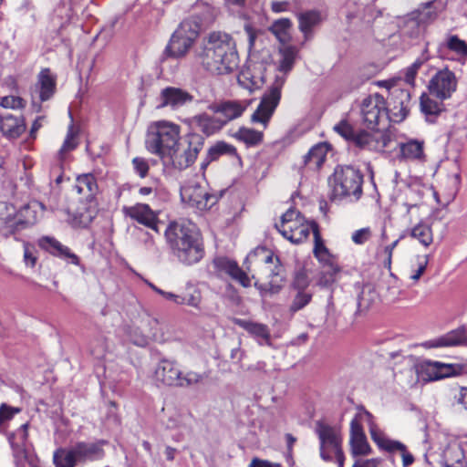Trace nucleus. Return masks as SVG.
Masks as SVG:
<instances>
[{
	"instance_id": "a19ab883",
	"label": "nucleus",
	"mask_w": 467,
	"mask_h": 467,
	"mask_svg": "<svg viewBox=\"0 0 467 467\" xmlns=\"http://www.w3.org/2000/svg\"><path fill=\"white\" fill-rule=\"evenodd\" d=\"M410 236L419 241L423 246L428 247L433 241L432 230L430 225L420 223L410 231Z\"/></svg>"
},
{
	"instance_id": "69168bd1",
	"label": "nucleus",
	"mask_w": 467,
	"mask_h": 467,
	"mask_svg": "<svg viewBox=\"0 0 467 467\" xmlns=\"http://www.w3.org/2000/svg\"><path fill=\"white\" fill-rule=\"evenodd\" d=\"M429 263V256L424 255L418 258V267L416 270L413 271V273L410 275V278L413 281H418L422 274L425 272L427 265Z\"/></svg>"
},
{
	"instance_id": "3c124183",
	"label": "nucleus",
	"mask_w": 467,
	"mask_h": 467,
	"mask_svg": "<svg viewBox=\"0 0 467 467\" xmlns=\"http://www.w3.org/2000/svg\"><path fill=\"white\" fill-rule=\"evenodd\" d=\"M277 279L278 277H274L267 284H262L256 281L254 286L259 290L262 296L277 294L282 288V279Z\"/></svg>"
},
{
	"instance_id": "a211bd4d",
	"label": "nucleus",
	"mask_w": 467,
	"mask_h": 467,
	"mask_svg": "<svg viewBox=\"0 0 467 467\" xmlns=\"http://www.w3.org/2000/svg\"><path fill=\"white\" fill-rule=\"evenodd\" d=\"M317 226L316 223H309L304 218H297L296 222L290 225L278 227V232L287 240L293 244H300L305 241L313 227Z\"/></svg>"
},
{
	"instance_id": "bf43d9fd",
	"label": "nucleus",
	"mask_w": 467,
	"mask_h": 467,
	"mask_svg": "<svg viewBox=\"0 0 467 467\" xmlns=\"http://www.w3.org/2000/svg\"><path fill=\"white\" fill-rule=\"evenodd\" d=\"M310 281L306 274L303 271L297 272L295 275L294 281L292 283V287L294 290H309Z\"/></svg>"
},
{
	"instance_id": "37998d69",
	"label": "nucleus",
	"mask_w": 467,
	"mask_h": 467,
	"mask_svg": "<svg viewBox=\"0 0 467 467\" xmlns=\"http://www.w3.org/2000/svg\"><path fill=\"white\" fill-rule=\"evenodd\" d=\"M437 370V361H423L416 367L418 378L426 382L439 380Z\"/></svg>"
},
{
	"instance_id": "79ce46f5",
	"label": "nucleus",
	"mask_w": 467,
	"mask_h": 467,
	"mask_svg": "<svg viewBox=\"0 0 467 467\" xmlns=\"http://www.w3.org/2000/svg\"><path fill=\"white\" fill-rule=\"evenodd\" d=\"M292 23L288 18H281L273 23L270 31L275 36L278 41L285 44L290 40V29Z\"/></svg>"
},
{
	"instance_id": "412c9836",
	"label": "nucleus",
	"mask_w": 467,
	"mask_h": 467,
	"mask_svg": "<svg viewBox=\"0 0 467 467\" xmlns=\"http://www.w3.org/2000/svg\"><path fill=\"white\" fill-rule=\"evenodd\" d=\"M466 341L467 337L465 328L458 327L444 335L425 341L422 343V346L426 348H451L463 345Z\"/></svg>"
},
{
	"instance_id": "393cba45",
	"label": "nucleus",
	"mask_w": 467,
	"mask_h": 467,
	"mask_svg": "<svg viewBox=\"0 0 467 467\" xmlns=\"http://www.w3.org/2000/svg\"><path fill=\"white\" fill-rule=\"evenodd\" d=\"M0 130L8 139H16L26 130V123L22 116L5 114L0 116Z\"/></svg>"
},
{
	"instance_id": "2eb2a0df",
	"label": "nucleus",
	"mask_w": 467,
	"mask_h": 467,
	"mask_svg": "<svg viewBox=\"0 0 467 467\" xmlns=\"http://www.w3.org/2000/svg\"><path fill=\"white\" fill-rule=\"evenodd\" d=\"M122 213L125 216L159 234V213L150 205L138 202L131 206H124Z\"/></svg>"
},
{
	"instance_id": "39448f33",
	"label": "nucleus",
	"mask_w": 467,
	"mask_h": 467,
	"mask_svg": "<svg viewBox=\"0 0 467 467\" xmlns=\"http://www.w3.org/2000/svg\"><path fill=\"white\" fill-rule=\"evenodd\" d=\"M180 127L170 121L161 120L150 128L146 138V148L161 159L178 147Z\"/></svg>"
},
{
	"instance_id": "cd10ccee",
	"label": "nucleus",
	"mask_w": 467,
	"mask_h": 467,
	"mask_svg": "<svg viewBox=\"0 0 467 467\" xmlns=\"http://www.w3.org/2000/svg\"><path fill=\"white\" fill-rule=\"evenodd\" d=\"M75 189L86 200H91L99 192L96 177L92 173L78 175L76 180Z\"/></svg>"
},
{
	"instance_id": "c756f323",
	"label": "nucleus",
	"mask_w": 467,
	"mask_h": 467,
	"mask_svg": "<svg viewBox=\"0 0 467 467\" xmlns=\"http://www.w3.org/2000/svg\"><path fill=\"white\" fill-rule=\"evenodd\" d=\"M76 458L78 461H94L100 459L104 451L97 443L79 442L72 448Z\"/></svg>"
},
{
	"instance_id": "f03ea898",
	"label": "nucleus",
	"mask_w": 467,
	"mask_h": 467,
	"mask_svg": "<svg viewBox=\"0 0 467 467\" xmlns=\"http://www.w3.org/2000/svg\"><path fill=\"white\" fill-rule=\"evenodd\" d=\"M280 59L277 69L279 74L275 78L274 82L265 90L255 111L251 116L253 123H260L265 129L275 111L282 94V88L286 80V75L295 65L298 49L294 46H284L279 49Z\"/></svg>"
},
{
	"instance_id": "f8f14e48",
	"label": "nucleus",
	"mask_w": 467,
	"mask_h": 467,
	"mask_svg": "<svg viewBox=\"0 0 467 467\" xmlns=\"http://www.w3.org/2000/svg\"><path fill=\"white\" fill-rule=\"evenodd\" d=\"M379 85L390 89L389 101L387 105L389 110V122H401L409 113L410 103V91L396 88L389 81H382Z\"/></svg>"
},
{
	"instance_id": "8fccbe9b",
	"label": "nucleus",
	"mask_w": 467,
	"mask_h": 467,
	"mask_svg": "<svg viewBox=\"0 0 467 467\" xmlns=\"http://www.w3.org/2000/svg\"><path fill=\"white\" fill-rule=\"evenodd\" d=\"M402 34L411 38L417 37L422 31L419 20L414 16L407 17L401 27Z\"/></svg>"
},
{
	"instance_id": "7ed1b4c3",
	"label": "nucleus",
	"mask_w": 467,
	"mask_h": 467,
	"mask_svg": "<svg viewBox=\"0 0 467 467\" xmlns=\"http://www.w3.org/2000/svg\"><path fill=\"white\" fill-rule=\"evenodd\" d=\"M165 238L173 254L183 265H192L204 255L200 234L190 222H171L165 230Z\"/></svg>"
},
{
	"instance_id": "58836bf2",
	"label": "nucleus",
	"mask_w": 467,
	"mask_h": 467,
	"mask_svg": "<svg viewBox=\"0 0 467 467\" xmlns=\"http://www.w3.org/2000/svg\"><path fill=\"white\" fill-rule=\"evenodd\" d=\"M234 138L244 142L247 147H254L262 142L264 133L254 129L243 127L235 132Z\"/></svg>"
},
{
	"instance_id": "6ab92c4d",
	"label": "nucleus",
	"mask_w": 467,
	"mask_h": 467,
	"mask_svg": "<svg viewBox=\"0 0 467 467\" xmlns=\"http://www.w3.org/2000/svg\"><path fill=\"white\" fill-rule=\"evenodd\" d=\"M264 66L254 63L247 66L239 73L237 81L240 86L250 91L257 89L265 83Z\"/></svg>"
},
{
	"instance_id": "09e8293b",
	"label": "nucleus",
	"mask_w": 467,
	"mask_h": 467,
	"mask_svg": "<svg viewBox=\"0 0 467 467\" xmlns=\"http://www.w3.org/2000/svg\"><path fill=\"white\" fill-rule=\"evenodd\" d=\"M349 442L353 456H364L371 452V448L367 441L366 435L352 438L349 440Z\"/></svg>"
},
{
	"instance_id": "774afa93",
	"label": "nucleus",
	"mask_w": 467,
	"mask_h": 467,
	"mask_svg": "<svg viewBox=\"0 0 467 467\" xmlns=\"http://www.w3.org/2000/svg\"><path fill=\"white\" fill-rule=\"evenodd\" d=\"M248 467H281L279 463L272 462L267 460H262L260 458L254 457L252 459Z\"/></svg>"
},
{
	"instance_id": "f3484780",
	"label": "nucleus",
	"mask_w": 467,
	"mask_h": 467,
	"mask_svg": "<svg viewBox=\"0 0 467 467\" xmlns=\"http://www.w3.org/2000/svg\"><path fill=\"white\" fill-rule=\"evenodd\" d=\"M313 234L315 239V245L313 250L314 254L320 263L329 267V278L324 276L321 277L318 281V285L326 286L333 281L332 275L338 271V267L337 265H335L332 255L325 246L317 226L313 227Z\"/></svg>"
},
{
	"instance_id": "473e14b6",
	"label": "nucleus",
	"mask_w": 467,
	"mask_h": 467,
	"mask_svg": "<svg viewBox=\"0 0 467 467\" xmlns=\"http://www.w3.org/2000/svg\"><path fill=\"white\" fill-rule=\"evenodd\" d=\"M299 29L307 39L312 34L313 28L321 22V14L318 11L310 10L297 15Z\"/></svg>"
},
{
	"instance_id": "bb28decb",
	"label": "nucleus",
	"mask_w": 467,
	"mask_h": 467,
	"mask_svg": "<svg viewBox=\"0 0 467 467\" xmlns=\"http://www.w3.org/2000/svg\"><path fill=\"white\" fill-rule=\"evenodd\" d=\"M329 149V144L327 142L314 145L304 156V164L313 170L319 169L324 163Z\"/></svg>"
},
{
	"instance_id": "ea45409f",
	"label": "nucleus",
	"mask_w": 467,
	"mask_h": 467,
	"mask_svg": "<svg viewBox=\"0 0 467 467\" xmlns=\"http://www.w3.org/2000/svg\"><path fill=\"white\" fill-rule=\"evenodd\" d=\"M292 301L288 306L291 315H295L298 311L304 309L310 304L313 298V293L310 290H294Z\"/></svg>"
},
{
	"instance_id": "f704fd0d",
	"label": "nucleus",
	"mask_w": 467,
	"mask_h": 467,
	"mask_svg": "<svg viewBox=\"0 0 467 467\" xmlns=\"http://www.w3.org/2000/svg\"><path fill=\"white\" fill-rule=\"evenodd\" d=\"M254 255L257 256L260 261L265 263V271L268 273L269 277L274 278L279 276V270L281 268L278 265L279 260L275 257V264L274 268H272V265H274V254L271 251L264 247H258L255 249Z\"/></svg>"
},
{
	"instance_id": "c9c22d12",
	"label": "nucleus",
	"mask_w": 467,
	"mask_h": 467,
	"mask_svg": "<svg viewBox=\"0 0 467 467\" xmlns=\"http://www.w3.org/2000/svg\"><path fill=\"white\" fill-rule=\"evenodd\" d=\"M201 31V23L194 17L183 20L174 33L194 43Z\"/></svg>"
},
{
	"instance_id": "052dcab7",
	"label": "nucleus",
	"mask_w": 467,
	"mask_h": 467,
	"mask_svg": "<svg viewBox=\"0 0 467 467\" xmlns=\"http://www.w3.org/2000/svg\"><path fill=\"white\" fill-rule=\"evenodd\" d=\"M371 236L372 233L370 228L365 227L355 231L352 234L351 239L354 244L361 245L367 243L371 238Z\"/></svg>"
},
{
	"instance_id": "1a4fd4ad",
	"label": "nucleus",
	"mask_w": 467,
	"mask_h": 467,
	"mask_svg": "<svg viewBox=\"0 0 467 467\" xmlns=\"http://www.w3.org/2000/svg\"><path fill=\"white\" fill-rule=\"evenodd\" d=\"M315 432L319 440L320 457L326 462H332L334 454L343 451L340 431L324 421L317 420Z\"/></svg>"
},
{
	"instance_id": "864d4df0",
	"label": "nucleus",
	"mask_w": 467,
	"mask_h": 467,
	"mask_svg": "<svg viewBox=\"0 0 467 467\" xmlns=\"http://www.w3.org/2000/svg\"><path fill=\"white\" fill-rule=\"evenodd\" d=\"M166 427L168 429H177L184 425L185 415L176 409L168 410Z\"/></svg>"
},
{
	"instance_id": "7c9ffc66",
	"label": "nucleus",
	"mask_w": 467,
	"mask_h": 467,
	"mask_svg": "<svg viewBox=\"0 0 467 467\" xmlns=\"http://www.w3.org/2000/svg\"><path fill=\"white\" fill-rule=\"evenodd\" d=\"M420 105L421 112L424 114L426 120L430 123L435 122L437 117L443 110L442 100L437 101L427 94L421 95Z\"/></svg>"
},
{
	"instance_id": "0eeeda50",
	"label": "nucleus",
	"mask_w": 467,
	"mask_h": 467,
	"mask_svg": "<svg viewBox=\"0 0 467 467\" xmlns=\"http://www.w3.org/2000/svg\"><path fill=\"white\" fill-rule=\"evenodd\" d=\"M154 377L165 386L177 388H190L203 379V376L195 371L183 373L177 362L169 359H162L158 363Z\"/></svg>"
},
{
	"instance_id": "5fc2aeb1",
	"label": "nucleus",
	"mask_w": 467,
	"mask_h": 467,
	"mask_svg": "<svg viewBox=\"0 0 467 467\" xmlns=\"http://www.w3.org/2000/svg\"><path fill=\"white\" fill-rule=\"evenodd\" d=\"M78 131L75 130L73 124L69 125L67 132L66 139L63 142V145L59 150V154L63 155L67 151L73 150L78 146L77 141Z\"/></svg>"
},
{
	"instance_id": "a18cd8bd",
	"label": "nucleus",
	"mask_w": 467,
	"mask_h": 467,
	"mask_svg": "<svg viewBox=\"0 0 467 467\" xmlns=\"http://www.w3.org/2000/svg\"><path fill=\"white\" fill-rule=\"evenodd\" d=\"M139 323L150 341L158 338L161 332V325L156 317L145 315L140 317Z\"/></svg>"
},
{
	"instance_id": "f257e3e1",
	"label": "nucleus",
	"mask_w": 467,
	"mask_h": 467,
	"mask_svg": "<svg viewBox=\"0 0 467 467\" xmlns=\"http://www.w3.org/2000/svg\"><path fill=\"white\" fill-rule=\"evenodd\" d=\"M197 56L205 69L213 74H229L238 67L235 41L224 32H211L203 37Z\"/></svg>"
},
{
	"instance_id": "13d9d810",
	"label": "nucleus",
	"mask_w": 467,
	"mask_h": 467,
	"mask_svg": "<svg viewBox=\"0 0 467 467\" xmlns=\"http://www.w3.org/2000/svg\"><path fill=\"white\" fill-rule=\"evenodd\" d=\"M136 230L138 232L139 239L144 244L146 249L153 251L158 250L153 234L149 233L148 231H144L141 228H136Z\"/></svg>"
},
{
	"instance_id": "c85d7f7f",
	"label": "nucleus",
	"mask_w": 467,
	"mask_h": 467,
	"mask_svg": "<svg viewBox=\"0 0 467 467\" xmlns=\"http://www.w3.org/2000/svg\"><path fill=\"white\" fill-rule=\"evenodd\" d=\"M36 88L41 101H47L54 95L56 81L48 68H45L39 73Z\"/></svg>"
},
{
	"instance_id": "49530a36",
	"label": "nucleus",
	"mask_w": 467,
	"mask_h": 467,
	"mask_svg": "<svg viewBox=\"0 0 467 467\" xmlns=\"http://www.w3.org/2000/svg\"><path fill=\"white\" fill-rule=\"evenodd\" d=\"M53 462L56 467H75L78 460L71 449H57L53 455Z\"/></svg>"
},
{
	"instance_id": "6e6d98bb",
	"label": "nucleus",
	"mask_w": 467,
	"mask_h": 467,
	"mask_svg": "<svg viewBox=\"0 0 467 467\" xmlns=\"http://www.w3.org/2000/svg\"><path fill=\"white\" fill-rule=\"evenodd\" d=\"M437 369L440 380L460 374L462 368L459 365L456 364H448L437 361Z\"/></svg>"
},
{
	"instance_id": "de8ad7c7",
	"label": "nucleus",
	"mask_w": 467,
	"mask_h": 467,
	"mask_svg": "<svg viewBox=\"0 0 467 467\" xmlns=\"http://www.w3.org/2000/svg\"><path fill=\"white\" fill-rule=\"evenodd\" d=\"M444 46L451 51L454 52L460 57H467V43L459 38L456 35L449 36L446 38Z\"/></svg>"
},
{
	"instance_id": "4d7b16f0",
	"label": "nucleus",
	"mask_w": 467,
	"mask_h": 467,
	"mask_svg": "<svg viewBox=\"0 0 467 467\" xmlns=\"http://www.w3.org/2000/svg\"><path fill=\"white\" fill-rule=\"evenodd\" d=\"M0 106L5 109H21L25 106L24 99L16 96H5L0 99Z\"/></svg>"
},
{
	"instance_id": "e2e57ef3",
	"label": "nucleus",
	"mask_w": 467,
	"mask_h": 467,
	"mask_svg": "<svg viewBox=\"0 0 467 467\" xmlns=\"http://www.w3.org/2000/svg\"><path fill=\"white\" fill-rule=\"evenodd\" d=\"M297 218H304L298 211L296 209L290 208L288 209L281 217V222L279 224H275L276 229L278 227H283L285 225H290L292 223L296 222Z\"/></svg>"
},
{
	"instance_id": "ddd939ff",
	"label": "nucleus",
	"mask_w": 467,
	"mask_h": 467,
	"mask_svg": "<svg viewBox=\"0 0 467 467\" xmlns=\"http://www.w3.org/2000/svg\"><path fill=\"white\" fill-rule=\"evenodd\" d=\"M203 141L200 136L191 135L188 137V147L182 152H178L177 148L171 154H167L164 161H171L175 169L185 170L196 160L200 150L202 149Z\"/></svg>"
},
{
	"instance_id": "a878e982",
	"label": "nucleus",
	"mask_w": 467,
	"mask_h": 467,
	"mask_svg": "<svg viewBox=\"0 0 467 467\" xmlns=\"http://www.w3.org/2000/svg\"><path fill=\"white\" fill-rule=\"evenodd\" d=\"M424 148V140H409L400 144L401 157L410 161L424 162L426 161Z\"/></svg>"
},
{
	"instance_id": "6e6552de",
	"label": "nucleus",
	"mask_w": 467,
	"mask_h": 467,
	"mask_svg": "<svg viewBox=\"0 0 467 467\" xmlns=\"http://www.w3.org/2000/svg\"><path fill=\"white\" fill-rule=\"evenodd\" d=\"M363 123L371 130L384 129L389 124V110L386 99L378 93L365 98L360 105Z\"/></svg>"
},
{
	"instance_id": "603ef678",
	"label": "nucleus",
	"mask_w": 467,
	"mask_h": 467,
	"mask_svg": "<svg viewBox=\"0 0 467 467\" xmlns=\"http://www.w3.org/2000/svg\"><path fill=\"white\" fill-rule=\"evenodd\" d=\"M20 411L19 408L12 407L5 403L0 405V432L5 431L7 423Z\"/></svg>"
},
{
	"instance_id": "c03bdc74",
	"label": "nucleus",
	"mask_w": 467,
	"mask_h": 467,
	"mask_svg": "<svg viewBox=\"0 0 467 467\" xmlns=\"http://www.w3.org/2000/svg\"><path fill=\"white\" fill-rule=\"evenodd\" d=\"M125 333L128 339L136 346L145 347L150 342L139 321L128 326L125 328Z\"/></svg>"
},
{
	"instance_id": "aec40b11",
	"label": "nucleus",
	"mask_w": 467,
	"mask_h": 467,
	"mask_svg": "<svg viewBox=\"0 0 467 467\" xmlns=\"http://www.w3.org/2000/svg\"><path fill=\"white\" fill-rule=\"evenodd\" d=\"M193 97L187 91L175 87H167L161 89L159 97V108L170 107L173 109L192 102Z\"/></svg>"
},
{
	"instance_id": "b1692460",
	"label": "nucleus",
	"mask_w": 467,
	"mask_h": 467,
	"mask_svg": "<svg viewBox=\"0 0 467 467\" xmlns=\"http://www.w3.org/2000/svg\"><path fill=\"white\" fill-rule=\"evenodd\" d=\"M233 323L247 331L260 345H270L271 334L266 325L237 317L233 318Z\"/></svg>"
},
{
	"instance_id": "e433bc0d",
	"label": "nucleus",
	"mask_w": 467,
	"mask_h": 467,
	"mask_svg": "<svg viewBox=\"0 0 467 467\" xmlns=\"http://www.w3.org/2000/svg\"><path fill=\"white\" fill-rule=\"evenodd\" d=\"M180 306L186 305L195 309L201 308L202 292L197 286L190 283L187 284L184 291L180 294Z\"/></svg>"
},
{
	"instance_id": "0e129e2a",
	"label": "nucleus",
	"mask_w": 467,
	"mask_h": 467,
	"mask_svg": "<svg viewBox=\"0 0 467 467\" xmlns=\"http://www.w3.org/2000/svg\"><path fill=\"white\" fill-rule=\"evenodd\" d=\"M32 207L31 204H27L20 210V214L24 218L22 223L25 224H33L36 221V212Z\"/></svg>"
},
{
	"instance_id": "680f3d73",
	"label": "nucleus",
	"mask_w": 467,
	"mask_h": 467,
	"mask_svg": "<svg viewBox=\"0 0 467 467\" xmlns=\"http://www.w3.org/2000/svg\"><path fill=\"white\" fill-rule=\"evenodd\" d=\"M132 165L135 172L140 177L145 178L148 174L150 166L148 161L141 157H135L132 160Z\"/></svg>"
},
{
	"instance_id": "20e7f679",
	"label": "nucleus",
	"mask_w": 467,
	"mask_h": 467,
	"mask_svg": "<svg viewBox=\"0 0 467 467\" xmlns=\"http://www.w3.org/2000/svg\"><path fill=\"white\" fill-rule=\"evenodd\" d=\"M331 200L356 202L362 196V173L353 166H337L330 179Z\"/></svg>"
},
{
	"instance_id": "9d476101",
	"label": "nucleus",
	"mask_w": 467,
	"mask_h": 467,
	"mask_svg": "<svg viewBox=\"0 0 467 467\" xmlns=\"http://www.w3.org/2000/svg\"><path fill=\"white\" fill-rule=\"evenodd\" d=\"M368 421V430L372 441L379 446V449L389 452L396 451H400L402 457L403 467L411 465L414 462V457L407 451V447L399 441L389 439L385 433L373 421V416L370 412L365 411Z\"/></svg>"
},
{
	"instance_id": "72a5a7b5",
	"label": "nucleus",
	"mask_w": 467,
	"mask_h": 467,
	"mask_svg": "<svg viewBox=\"0 0 467 467\" xmlns=\"http://www.w3.org/2000/svg\"><path fill=\"white\" fill-rule=\"evenodd\" d=\"M192 44L193 42L191 40L173 33L166 47V52L173 57H182L188 53Z\"/></svg>"
},
{
	"instance_id": "423d86ee",
	"label": "nucleus",
	"mask_w": 467,
	"mask_h": 467,
	"mask_svg": "<svg viewBox=\"0 0 467 467\" xmlns=\"http://www.w3.org/2000/svg\"><path fill=\"white\" fill-rule=\"evenodd\" d=\"M334 130L345 140L360 150L383 151L389 142V138L381 131H366L355 130L348 121L341 120Z\"/></svg>"
},
{
	"instance_id": "9b49d317",
	"label": "nucleus",
	"mask_w": 467,
	"mask_h": 467,
	"mask_svg": "<svg viewBox=\"0 0 467 467\" xmlns=\"http://www.w3.org/2000/svg\"><path fill=\"white\" fill-rule=\"evenodd\" d=\"M182 201L198 211L210 209L217 202V197L210 194L200 183L189 181L181 187Z\"/></svg>"
},
{
	"instance_id": "2f4dec72",
	"label": "nucleus",
	"mask_w": 467,
	"mask_h": 467,
	"mask_svg": "<svg viewBox=\"0 0 467 467\" xmlns=\"http://www.w3.org/2000/svg\"><path fill=\"white\" fill-rule=\"evenodd\" d=\"M195 122L198 129L206 136L218 132L225 126L221 117L210 116L205 113L196 116Z\"/></svg>"
},
{
	"instance_id": "4c0bfd02",
	"label": "nucleus",
	"mask_w": 467,
	"mask_h": 467,
	"mask_svg": "<svg viewBox=\"0 0 467 467\" xmlns=\"http://www.w3.org/2000/svg\"><path fill=\"white\" fill-rule=\"evenodd\" d=\"M234 153L235 148L234 146L223 141H219L208 150L207 159L205 161L202 162L201 169H206L211 161L217 160L221 155H233Z\"/></svg>"
},
{
	"instance_id": "338daca9",
	"label": "nucleus",
	"mask_w": 467,
	"mask_h": 467,
	"mask_svg": "<svg viewBox=\"0 0 467 467\" xmlns=\"http://www.w3.org/2000/svg\"><path fill=\"white\" fill-rule=\"evenodd\" d=\"M34 248L28 244L24 246V262L27 266L34 267L36 263Z\"/></svg>"
},
{
	"instance_id": "4be33fe9",
	"label": "nucleus",
	"mask_w": 467,
	"mask_h": 467,
	"mask_svg": "<svg viewBox=\"0 0 467 467\" xmlns=\"http://www.w3.org/2000/svg\"><path fill=\"white\" fill-rule=\"evenodd\" d=\"M213 266L218 272L228 275L244 287L251 285L250 277L235 261L226 257H217L213 260Z\"/></svg>"
},
{
	"instance_id": "dca6fc26",
	"label": "nucleus",
	"mask_w": 467,
	"mask_h": 467,
	"mask_svg": "<svg viewBox=\"0 0 467 467\" xmlns=\"http://www.w3.org/2000/svg\"><path fill=\"white\" fill-rule=\"evenodd\" d=\"M251 99L223 100L212 104L209 109L213 112L221 115L223 124L226 125L228 122L240 118L251 105Z\"/></svg>"
},
{
	"instance_id": "5701e85b",
	"label": "nucleus",
	"mask_w": 467,
	"mask_h": 467,
	"mask_svg": "<svg viewBox=\"0 0 467 467\" xmlns=\"http://www.w3.org/2000/svg\"><path fill=\"white\" fill-rule=\"evenodd\" d=\"M38 245L51 254L54 256H57L61 259L67 260L68 263L78 265L79 258L77 254L71 252V250L62 244L59 241L50 236H43L38 240Z\"/></svg>"
},
{
	"instance_id": "4468645a",
	"label": "nucleus",
	"mask_w": 467,
	"mask_h": 467,
	"mask_svg": "<svg viewBox=\"0 0 467 467\" xmlns=\"http://www.w3.org/2000/svg\"><path fill=\"white\" fill-rule=\"evenodd\" d=\"M429 91L440 100L451 98L456 90L457 78L448 68L439 70L429 82Z\"/></svg>"
}]
</instances>
